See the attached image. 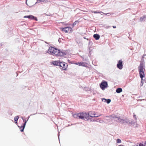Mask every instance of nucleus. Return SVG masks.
<instances>
[{"instance_id":"1","label":"nucleus","mask_w":146,"mask_h":146,"mask_svg":"<svg viewBox=\"0 0 146 146\" xmlns=\"http://www.w3.org/2000/svg\"><path fill=\"white\" fill-rule=\"evenodd\" d=\"M53 52L52 55L57 57L64 56L66 54L65 52L56 48H55Z\"/></svg>"},{"instance_id":"2","label":"nucleus","mask_w":146,"mask_h":146,"mask_svg":"<svg viewBox=\"0 0 146 146\" xmlns=\"http://www.w3.org/2000/svg\"><path fill=\"white\" fill-rule=\"evenodd\" d=\"M146 56V54H144L142 56L140 61V65L138 67L139 70H143V67H145V62L144 58H145V57Z\"/></svg>"},{"instance_id":"3","label":"nucleus","mask_w":146,"mask_h":146,"mask_svg":"<svg viewBox=\"0 0 146 146\" xmlns=\"http://www.w3.org/2000/svg\"><path fill=\"white\" fill-rule=\"evenodd\" d=\"M79 116L80 119H84L85 121H88L89 120L90 116L88 113H87L85 112H81V114Z\"/></svg>"},{"instance_id":"4","label":"nucleus","mask_w":146,"mask_h":146,"mask_svg":"<svg viewBox=\"0 0 146 146\" xmlns=\"http://www.w3.org/2000/svg\"><path fill=\"white\" fill-rule=\"evenodd\" d=\"M100 86L102 90H104L108 87V82L106 81L103 80L100 84Z\"/></svg>"},{"instance_id":"5","label":"nucleus","mask_w":146,"mask_h":146,"mask_svg":"<svg viewBox=\"0 0 146 146\" xmlns=\"http://www.w3.org/2000/svg\"><path fill=\"white\" fill-rule=\"evenodd\" d=\"M60 29L62 31L65 32L66 33H67L68 32L71 33L72 32L73 30L72 28L70 27H66L64 28H60Z\"/></svg>"},{"instance_id":"6","label":"nucleus","mask_w":146,"mask_h":146,"mask_svg":"<svg viewBox=\"0 0 146 146\" xmlns=\"http://www.w3.org/2000/svg\"><path fill=\"white\" fill-rule=\"evenodd\" d=\"M68 65L67 63L64 62H60L59 66L61 67V69L63 70H66Z\"/></svg>"},{"instance_id":"7","label":"nucleus","mask_w":146,"mask_h":146,"mask_svg":"<svg viewBox=\"0 0 146 146\" xmlns=\"http://www.w3.org/2000/svg\"><path fill=\"white\" fill-rule=\"evenodd\" d=\"M140 77L141 79V82H144L145 81V77L143 70H139Z\"/></svg>"},{"instance_id":"8","label":"nucleus","mask_w":146,"mask_h":146,"mask_svg":"<svg viewBox=\"0 0 146 146\" xmlns=\"http://www.w3.org/2000/svg\"><path fill=\"white\" fill-rule=\"evenodd\" d=\"M123 66L122 61L121 60H119L117 65V68L120 70H121L123 68Z\"/></svg>"},{"instance_id":"9","label":"nucleus","mask_w":146,"mask_h":146,"mask_svg":"<svg viewBox=\"0 0 146 146\" xmlns=\"http://www.w3.org/2000/svg\"><path fill=\"white\" fill-rule=\"evenodd\" d=\"M76 65H78L79 66H82L85 67H87L88 65L85 62H78L76 63Z\"/></svg>"},{"instance_id":"10","label":"nucleus","mask_w":146,"mask_h":146,"mask_svg":"<svg viewBox=\"0 0 146 146\" xmlns=\"http://www.w3.org/2000/svg\"><path fill=\"white\" fill-rule=\"evenodd\" d=\"M55 48L52 46L49 47L48 50V51L47 52L49 54H51L52 55V54L54 53L53 51L54 50Z\"/></svg>"},{"instance_id":"11","label":"nucleus","mask_w":146,"mask_h":146,"mask_svg":"<svg viewBox=\"0 0 146 146\" xmlns=\"http://www.w3.org/2000/svg\"><path fill=\"white\" fill-rule=\"evenodd\" d=\"M26 125L25 123H23L21 126H19L17 125L18 127L19 128L20 131L21 132H23Z\"/></svg>"},{"instance_id":"12","label":"nucleus","mask_w":146,"mask_h":146,"mask_svg":"<svg viewBox=\"0 0 146 146\" xmlns=\"http://www.w3.org/2000/svg\"><path fill=\"white\" fill-rule=\"evenodd\" d=\"M100 115H98L97 116H92L91 115H90L89 116V120L90 121H97L98 122V120H96L94 119H93V118L94 117H98L100 116Z\"/></svg>"},{"instance_id":"13","label":"nucleus","mask_w":146,"mask_h":146,"mask_svg":"<svg viewBox=\"0 0 146 146\" xmlns=\"http://www.w3.org/2000/svg\"><path fill=\"white\" fill-rule=\"evenodd\" d=\"M60 60H56L52 61V63L54 66H59L60 62Z\"/></svg>"},{"instance_id":"14","label":"nucleus","mask_w":146,"mask_h":146,"mask_svg":"<svg viewBox=\"0 0 146 146\" xmlns=\"http://www.w3.org/2000/svg\"><path fill=\"white\" fill-rule=\"evenodd\" d=\"M128 123L132 125L135 127H137V124L135 122H133L132 121L129 120Z\"/></svg>"},{"instance_id":"15","label":"nucleus","mask_w":146,"mask_h":146,"mask_svg":"<svg viewBox=\"0 0 146 146\" xmlns=\"http://www.w3.org/2000/svg\"><path fill=\"white\" fill-rule=\"evenodd\" d=\"M102 101L105 102L107 103L108 104H109L111 102V99H106L105 98H103L102 99Z\"/></svg>"},{"instance_id":"16","label":"nucleus","mask_w":146,"mask_h":146,"mask_svg":"<svg viewBox=\"0 0 146 146\" xmlns=\"http://www.w3.org/2000/svg\"><path fill=\"white\" fill-rule=\"evenodd\" d=\"M93 37L96 40H98L99 39L100 36L99 35L96 34L94 35Z\"/></svg>"},{"instance_id":"17","label":"nucleus","mask_w":146,"mask_h":146,"mask_svg":"<svg viewBox=\"0 0 146 146\" xmlns=\"http://www.w3.org/2000/svg\"><path fill=\"white\" fill-rule=\"evenodd\" d=\"M88 113L89 114V116H92V115H96V113L95 112L93 111H90L88 112Z\"/></svg>"},{"instance_id":"18","label":"nucleus","mask_w":146,"mask_h":146,"mask_svg":"<svg viewBox=\"0 0 146 146\" xmlns=\"http://www.w3.org/2000/svg\"><path fill=\"white\" fill-rule=\"evenodd\" d=\"M122 91V88H119L116 90V92L117 93H120Z\"/></svg>"},{"instance_id":"19","label":"nucleus","mask_w":146,"mask_h":146,"mask_svg":"<svg viewBox=\"0 0 146 146\" xmlns=\"http://www.w3.org/2000/svg\"><path fill=\"white\" fill-rule=\"evenodd\" d=\"M19 118V117L18 115H17L14 117V119L15 122L16 124H18L17 121Z\"/></svg>"},{"instance_id":"20","label":"nucleus","mask_w":146,"mask_h":146,"mask_svg":"<svg viewBox=\"0 0 146 146\" xmlns=\"http://www.w3.org/2000/svg\"><path fill=\"white\" fill-rule=\"evenodd\" d=\"M81 114V112L78 113L77 114H74L73 115V117L74 118H77V117H78L80 119V115Z\"/></svg>"},{"instance_id":"21","label":"nucleus","mask_w":146,"mask_h":146,"mask_svg":"<svg viewBox=\"0 0 146 146\" xmlns=\"http://www.w3.org/2000/svg\"><path fill=\"white\" fill-rule=\"evenodd\" d=\"M33 15H26L24 17V18H28L29 19H32Z\"/></svg>"},{"instance_id":"22","label":"nucleus","mask_w":146,"mask_h":146,"mask_svg":"<svg viewBox=\"0 0 146 146\" xmlns=\"http://www.w3.org/2000/svg\"><path fill=\"white\" fill-rule=\"evenodd\" d=\"M45 1V0H37V1L36 2L35 5L37 4L38 3H40L41 4H42V2H44Z\"/></svg>"},{"instance_id":"23","label":"nucleus","mask_w":146,"mask_h":146,"mask_svg":"<svg viewBox=\"0 0 146 146\" xmlns=\"http://www.w3.org/2000/svg\"><path fill=\"white\" fill-rule=\"evenodd\" d=\"M139 21L140 22H142L143 21H145V18L144 15L143 16L141 17L140 18Z\"/></svg>"},{"instance_id":"24","label":"nucleus","mask_w":146,"mask_h":146,"mask_svg":"<svg viewBox=\"0 0 146 146\" xmlns=\"http://www.w3.org/2000/svg\"><path fill=\"white\" fill-rule=\"evenodd\" d=\"M30 116H28L25 119L24 121V123H25V125H26V123L29 119V118H30Z\"/></svg>"},{"instance_id":"25","label":"nucleus","mask_w":146,"mask_h":146,"mask_svg":"<svg viewBox=\"0 0 146 146\" xmlns=\"http://www.w3.org/2000/svg\"><path fill=\"white\" fill-rule=\"evenodd\" d=\"M80 21H79V20L76 21L72 24V25L73 27L76 25V24H77Z\"/></svg>"},{"instance_id":"26","label":"nucleus","mask_w":146,"mask_h":146,"mask_svg":"<svg viewBox=\"0 0 146 146\" xmlns=\"http://www.w3.org/2000/svg\"><path fill=\"white\" fill-rule=\"evenodd\" d=\"M128 121L129 120L126 121V120H125L124 119H122V122L121 123L124 124H125V123H128Z\"/></svg>"},{"instance_id":"27","label":"nucleus","mask_w":146,"mask_h":146,"mask_svg":"<svg viewBox=\"0 0 146 146\" xmlns=\"http://www.w3.org/2000/svg\"><path fill=\"white\" fill-rule=\"evenodd\" d=\"M32 20H33L36 21H38V19H37V17H35L33 15L32 19Z\"/></svg>"},{"instance_id":"28","label":"nucleus","mask_w":146,"mask_h":146,"mask_svg":"<svg viewBox=\"0 0 146 146\" xmlns=\"http://www.w3.org/2000/svg\"><path fill=\"white\" fill-rule=\"evenodd\" d=\"M112 117L114 119L117 118V119H120V117H117L115 115H113V116Z\"/></svg>"},{"instance_id":"29","label":"nucleus","mask_w":146,"mask_h":146,"mask_svg":"<svg viewBox=\"0 0 146 146\" xmlns=\"http://www.w3.org/2000/svg\"><path fill=\"white\" fill-rule=\"evenodd\" d=\"M116 142L117 143H121V140L119 139H117L116 140Z\"/></svg>"},{"instance_id":"30","label":"nucleus","mask_w":146,"mask_h":146,"mask_svg":"<svg viewBox=\"0 0 146 146\" xmlns=\"http://www.w3.org/2000/svg\"><path fill=\"white\" fill-rule=\"evenodd\" d=\"M134 146H143V144L142 143H140L139 144V145H135Z\"/></svg>"},{"instance_id":"31","label":"nucleus","mask_w":146,"mask_h":146,"mask_svg":"<svg viewBox=\"0 0 146 146\" xmlns=\"http://www.w3.org/2000/svg\"><path fill=\"white\" fill-rule=\"evenodd\" d=\"M118 120H119L118 121H117V122H119V123L121 122V123H122V119H121L120 118V119H118Z\"/></svg>"},{"instance_id":"32","label":"nucleus","mask_w":146,"mask_h":146,"mask_svg":"<svg viewBox=\"0 0 146 146\" xmlns=\"http://www.w3.org/2000/svg\"><path fill=\"white\" fill-rule=\"evenodd\" d=\"M92 13H99V12H97V11H93L92 12Z\"/></svg>"},{"instance_id":"33","label":"nucleus","mask_w":146,"mask_h":146,"mask_svg":"<svg viewBox=\"0 0 146 146\" xmlns=\"http://www.w3.org/2000/svg\"><path fill=\"white\" fill-rule=\"evenodd\" d=\"M8 113H9V114L11 116L12 115V114H13L12 112L11 111L9 112Z\"/></svg>"},{"instance_id":"34","label":"nucleus","mask_w":146,"mask_h":146,"mask_svg":"<svg viewBox=\"0 0 146 146\" xmlns=\"http://www.w3.org/2000/svg\"><path fill=\"white\" fill-rule=\"evenodd\" d=\"M136 115H133V117L135 118V120H136L137 118L136 117Z\"/></svg>"},{"instance_id":"35","label":"nucleus","mask_w":146,"mask_h":146,"mask_svg":"<svg viewBox=\"0 0 146 146\" xmlns=\"http://www.w3.org/2000/svg\"><path fill=\"white\" fill-rule=\"evenodd\" d=\"M61 39L60 38H59L58 39V41L59 43H60V42H61Z\"/></svg>"},{"instance_id":"36","label":"nucleus","mask_w":146,"mask_h":146,"mask_svg":"<svg viewBox=\"0 0 146 146\" xmlns=\"http://www.w3.org/2000/svg\"><path fill=\"white\" fill-rule=\"evenodd\" d=\"M144 83V82H141V84H140V86H143V84Z\"/></svg>"},{"instance_id":"37","label":"nucleus","mask_w":146,"mask_h":146,"mask_svg":"<svg viewBox=\"0 0 146 146\" xmlns=\"http://www.w3.org/2000/svg\"><path fill=\"white\" fill-rule=\"evenodd\" d=\"M143 146H146V141L145 142L144 144H143Z\"/></svg>"},{"instance_id":"38","label":"nucleus","mask_w":146,"mask_h":146,"mask_svg":"<svg viewBox=\"0 0 146 146\" xmlns=\"http://www.w3.org/2000/svg\"><path fill=\"white\" fill-rule=\"evenodd\" d=\"M21 118L22 119V120H23V121L24 122V120H25V119H24V117H22V116H21Z\"/></svg>"},{"instance_id":"39","label":"nucleus","mask_w":146,"mask_h":146,"mask_svg":"<svg viewBox=\"0 0 146 146\" xmlns=\"http://www.w3.org/2000/svg\"><path fill=\"white\" fill-rule=\"evenodd\" d=\"M83 38L84 39H87L88 40H89V39L88 38H86V37H85V36Z\"/></svg>"},{"instance_id":"40","label":"nucleus","mask_w":146,"mask_h":146,"mask_svg":"<svg viewBox=\"0 0 146 146\" xmlns=\"http://www.w3.org/2000/svg\"><path fill=\"white\" fill-rule=\"evenodd\" d=\"M145 21H146V15H144Z\"/></svg>"},{"instance_id":"41","label":"nucleus","mask_w":146,"mask_h":146,"mask_svg":"<svg viewBox=\"0 0 146 146\" xmlns=\"http://www.w3.org/2000/svg\"><path fill=\"white\" fill-rule=\"evenodd\" d=\"M74 124H72L71 125H70V124H68V125H67V127H69V126H70V125H74Z\"/></svg>"},{"instance_id":"42","label":"nucleus","mask_w":146,"mask_h":146,"mask_svg":"<svg viewBox=\"0 0 146 146\" xmlns=\"http://www.w3.org/2000/svg\"><path fill=\"white\" fill-rule=\"evenodd\" d=\"M112 27H113L114 29L115 28H116V26H113Z\"/></svg>"},{"instance_id":"43","label":"nucleus","mask_w":146,"mask_h":146,"mask_svg":"<svg viewBox=\"0 0 146 146\" xmlns=\"http://www.w3.org/2000/svg\"><path fill=\"white\" fill-rule=\"evenodd\" d=\"M58 138L59 140V133L58 134Z\"/></svg>"},{"instance_id":"44","label":"nucleus","mask_w":146,"mask_h":146,"mask_svg":"<svg viewBox=\"0 0 146 146\" xmlns=\"http://www.w3.org/2000/svg\"><path fill=\"white\" fill-rule=\"evenodd\" d=\"M27 0H26V2H25V3L26 4V5H27Z\"/></svg>"},{"instance_id":"45","label":"nucleus","mask_w":146,"mask_h":146,"mask_svg":"<svg viewBox=\"0 0 146 146\" xmlns=\"http://www.w3.org/2000/svg\"><path fill=\"white\" fill-rule=\"evenodd\" d=\"M111 27L110 26H108L107 27V28H109Z\"/></svg>"},{"instance_id":"46","label":"nucleus","mask_w":146,"mask_h":146,"mask_svg":"<svg viewBox=\"0 0 146 146\" xmlns=\"http://www.w3.org/2000/svg\"><path fill=\"white\" fill-rule=\"evenodd\" d=\"M119 146H124L123 145H119Z\"/></svg>"},{"instance_id":"47","label":"nucleus","mask_w":146,"mask_h":146,"mask_svg":"<svg viewBox=\"0 0 146 146\" xmlns=\"http://www.w3.org/2000/svg\"><path fill=\"white\" fill-rule=\"evenodd\" d=\"M38 113V114H43L42 113Z\"/></svg>"},{"instance_id":"48","label":"nucleus","mask_w":146,"mask_h":146,"mask_svg":"<svg viewBox=\"0 0 146 146\" xmlns=\"http://www.w3.org/2000/svg\"><path fill=\"white\" fill-rule=\"evenodd\" d=\"M36 113H35V114H33V115H32V114H31L30 115H35V114H36Z\"/></svg>"},{"instance_id":"49","label":"nucleus","mask_w":146,"mask_h":146,"mask_svg":"<svg viewBox=\"0 0 146 146\" xmlns=\"http://www.w3.org/2000/svg\"><path fill=\"white\" fill-rule=\"evenodd\" d=\"M45 43H46L48 44V43H47V42H46L45 41Z\"/></svg>"},{"instance_id":"50","label":"nucleus","mask_w":146,"mask_h":146,"mask_svg":"<svg viewBox=\"0 0 146 146\" xmlns=\"http://www.w3.org/2000/svg\"><path fill=\"white\" fill-rule=\"evenodd\" d=\"M68 61H70V60H68Z\"/></svg>"}]
</instances>
